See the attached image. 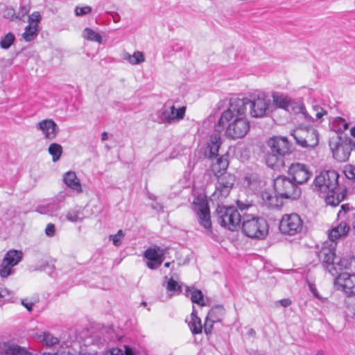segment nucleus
Listing matches in <instances>:
<instances>
[{"mask_svg":"<svg viewBox=\"0 0 355 355\" xmlns=\"http://www.w3.org/2000/svg\"><path fill=\"white\" fill-rule=\"evenodd\" d=\"M164 254V249L158 246L148 248L146 250L144 256L148 259L146 262L148 268L154 270L160 266L163 261Z\"/></svg>","mask_w":355,"mask_h":355,"instance_id":"nucleus-17","label":"nucleus"},{"mask_svg":"<svg viewBox=\"0 0 355 355\" xmlns=\"http://www.w3.org/2000/svg\"><path fill=\"white\" fill-rule=\"evenodd\" d=\"M280 304L284 307H287L291 304V301L289 299H284L280 300Z\"/></svg>","mask_w":355,"mask_h":355,"instance_id":"nucleus-56","label":"nucleus"},{"mask_svg":"<svg viewBox=\"0 0 355 355\" xmlns=\"http://www.w3.org/2000/svg\"><path fill=\"white\" fill-rule=\"evenodd\" d=\"M352 260L348 258H340L338 257V259L334 263L335 271L336 272V277L340 273V271L349 268Z\"/></svg>","mask_w":355,"mask_h":355,"instance_id":"nucleus-31","label":"nucleus"},{"mask_svg":"<svg viewBox=\"0 0 355 355\" xmlns=\"http://www.w3.org/2000/svg\"><path fill=\"white\" fill-rule=\"evenodd\" d=\"M21 304L24 306L28 311H31L33 306V302L26 303L24 300H21Z\"/></svg>","mask_w":355,"mask_h":355,"instance_id":"nucleus-54","label":"nucleus"},{"mask_svg":"<svg viewBox=\"0 0 355 355\" xmlns=\"http://www.w3.org/2000/svg\"><path fill=\"white\" fill-rule=\"evenodd\" d=\"M23 253L20 250H8L0 264V277L7 278L15 272L13 267L17 266L22 259Z\"/></svg>","mask_w":355,"mask_h":355,"instance_id":"nucleus-10","label":"nucleus"},{"mask_svg":"<svg viewBox=\"0 0 355 355\" xmlns=\"http://www.w3.org/2000/svg\"><path fill=\"white\" fill-rule=\"evenodd\" d=\"M92 12V8L89 6H85L83 7L76 6L75 8V14L77 16H83L87 14H89Z\"/></svg>","mask_w":355,"mask_h":355,"instance_id":"nucleus-42","label":"nucleus"},{"mask_svg":"<svg viewBox=\"0 0 355 355\" xmlns=\"http://www.w3.org/2000/svg\"><path fill=\"white\" fill-rule=\"evenodd\" d=\"M300 110L302 114L304 116V118L307 119L308 121H313V117L311 116H310L306 112V109H305V107L303 105L300 107Z\"/></svg>","mask_w":355,"mask_h":355,"instance_id":"nucleus-53","label":"nucleus"},{"mask_svg":"<svg viewBox=\"0 0 355 355\" xmlns=\"http://www.w3.org/2000/svg\"><path fill=\"white\" fill-rule=\"evenodd\" d=\"M351 146L355 150V141L351 142Z\"/></svg>","mask_w":355,"mask_h":355,"instance_id":"nucleus-64","label":"nucleus"},{"mask_svg":"<svg viewBox=\"0 0 355 355\" xmlns=\"http://www.w3.org/2000/svg\"><path fill=\"white\" fill-rule=\"evenodd\" d=\"M317 256L322 261L323 267L332 275L336 276V272L334 266V263L338 259L336 255V245H329L324 243L321 249L317 252Z\"/></svg>","mask_w":355,"mask_h":355,"instance_id":"nucleus-12","label":"nucleus"},{"mask_svg":"<svg viewBox=\"0 0 355 355\" xmlns=\"http://www.w3.org/2000/svg\"><path fill=\"white\" fill-rule=\"evenodd\" d=\"M244 102L243 100H230L228 109L225 110L218 123L215 125V130L218 133L222 131L226 123L225 135L232 139L244 137L249 132L250 125L245 117Z\"/></svg>","mask_w":355,"mask_h":355,"instance_id":"nucleus-1","label":"nucleus"},{"mask_svg":"<svg viewBox=\"0 0 355 355\" xmlns=\"http://www.w3.org/2000/svg\"><path fill=\"white\" fill-rule=\"evenodd\" d=\"M36 128L41 130L44 134V138L49 140L54 139L59 132L58 125L51 119L40 121L37 123Z\"/></svg>","mask_w":355,"mask_h":355,"instance_id":"nucleus-18","label":"nucleus"},{"mask_svg":"<svg viewBox=\"0 0 355 355\" xmlns=\"http://www.w3.org/2000/svg\"><path fill=\"white\" fill-rule=\"evenodd\" d=\"M223 313H224V311L223 312V313H220L219 311H216V312L215 313V317H216V318H219V316L223 315Z\"/></svg>","mask_w":355,"mask_h":355,"instance_id":"nucleus-61","label":"nucleus"},{"mask_svg":"<svg viewBox=\"0 0 355 355\" xmlns=\"http://www.w3.org/2000/svg\"><path fill=\"white\" fill-rule=\"evenodd\" d=\"M350 133L352 137H355V126L351 128Z\"/></svg>","mask_w":355,"mask_h":355,"instance_id":"nucleus-60","label":"nucleus"},{"mask_svg":"<svg viewBox=\"0 0 355 355\" xmlns=\"http://www.w3.org/2000/svg\"><path fill=\"white\" fill-rule=\"evenodd\" d=\"M54 268L53 266H50L49 264H46L45 266H43V270H46L47 269L51 270Z\"/></svg>","mask_w":355,"mask_h":355,"instance_id":"nucleus-59","label":"nucleus"},{"mask_svg":"<svg viewBox=\"0 0 355 355\" xmlns=\"http://www.w3.org/2000/svg\"><path fill=\"white\" fill-rule=\"evenodd\" d=\"M45 234L49 237H53L55 234V227L53 223H48L45 228Z\"/></svg>","mask_w":355,"mask_h":355,"instance_id":"nucleus-49","label":"nucleus"},{"mask_svg":"<svg viewBox=\"0 0 355 355\" xmlns=\"http://www.w3.org/2000/svg\"><path fill=\"white\" fill-rule=\"evenodd\" d=\"M349 230V225L345 221H341L331 228L329 232V238L331 241L334 242L339 239L345 237Z\"/></svg>","mask_w":355,"mask_h":355,"instance_id":"nucleus-20","label":"nucleus"},{"mask_svg":"<svg viewBox=\"0 0 355 355\" xmlns=\"http://www.w3.org/2000/svg\"><path fill=\"white\" fill-rule=\"evenodd\" d=\"M108 139V135L107 132H103L101 135V140L105 141Z\"/></svg>","mask_w":355,"mask_h":355,"instance_id":"nucleus-58","label":"nucleus"},{"mask_svg":"<svg viewBox=\"0 0 355 355\" xmlns=\"http://www.w3.org/2000/svg\"><path fill=\"white\" fill-rule=\"evenodd\" d=\"M274 190L277 196L282 198L297 199L301 195V189L289 177L279 175L273 181Z\"/></svg>","mask_w":355,"mask_h":355,"instance_id":"nucleus-7","label":"nucleus"},{"mask_svg":"<svg viewBox=\"0 0 355 355\" xmlns=\"http://www.w3.org/2000/svg\"><path fill=\"white\" fill-rule=\"evenodd\" d=\"M334 123H338L339 125L338 130L344 131L348 129L349 124L345 121V120L341 117H338L335 119Z\"/></svg>","mask_w":355,"mask_h":355,"instance_id":"nucleus-47","label":"nucleus"},{"mask_svg":"<svg viewBox=\"0 0 355 355\" xmlns=\"http://www.w3.org/2000/svg\"><path fill=\"white\" fill-rule=\"evenodd\" d=\"M84 37L87 40L97 42L98 43H101L102 42L101 35L98 33L89 28H85Z\"/></svg>","mask_w":355,"mask_h":355,"instance_id":"nucleus-36","label":"nucleus"},{"mask_svg":"<svg viewBox=\"0 0 355 355\" xmlns=\"http://www.w3.org/2000/svg\"><path fill=\"white\" fill-rule=\"evenodd\" d=\"M15 37L12 33H8L1 37L0 41V46L2 49H8L14 43Z\"/></svg>","mask_w":355,"mask_h":355,"instance_id":"nucleus-37","label":"nucleus"},{"mask_svg":"<svg viewBox=\"0 0 355 355\" xmlns=\"http://www.w3.org/2000/svg\"><path fill=\"white\" fill-rule=\"evenodd\" d=\"M39 338L41 342L49 347H51L59 343V339L47 331L43 332L42 334L40 335Z\"/></svg>","mask_w":355,"mask_h":355,"instance_id":"nucleus-32","label":"nucleus"},{"mask_svg":"<svg viewBox=\"0 0 355 355\" xmlns=\"http://www.w3.org/2000/svg\"><path fill=\"white\" fill-rule=\"evenodd\" d=\"M270 151L266 157V164L271 168L284 166V157L292 152V145L285 137H274L268 141Z\"/></svg>","mask_w":355,"mask_h":355,"instance_id":"nucleus-4","label":"nucleus"},{"mask_svg":"<svg viewBox=\"0 0 355 355\" xmlns=\"http://www.w3.org/2000/svg\"><path fill=\"white\" fill-rule=\"evenodd\" d=\"M124 59L128 60L132 64H138L144 62L145 58L143 53L140 51H135L133 55L126 53Z\"/></svg>","mask_w":355,"mask_h":355,"instance_id":"nucleus-35","label":"nucleus"},{"mask_svg":"<svg viewBox=\"0 0 355 355\" xmlns=\"http://www.w3.org/2000/svg\"><path fill=\"white\" fill-rule=\"evenodd\" d=\"M242 232L248 237L255 239H263L268 234V225L265 218L252 214H243V222L241 226Z\"/></svg>","mask_w":355,"mask_h":355,"instance_id":"nucleus-5","label":"nucleus"},{"mask_svg":"<svg viewBox=\"0 0 355 355\" xmlns=\"http://www.w3.org/2000/svg\"><path fill=\"white\" fill-rule=\"evenodd\" d=\"M124 355H135L131 347L124 345Z\"/></svg>","mask_w":355,"mask_h":355,"instance_id":"nucleus-55","label":"nucleus"},{"mask_svg":"<svg viewBox=\"0 0 355 355\" xmlns=\"http://www.w3.org/2000/svg\"><path fill=\"white\" fill-rule=\"evenodd\" d=\"M41 20V15L39 12H34L28 17V24H37Z\"/></svg>","mask_w":355,"mask_h":355,"instance_id":"nucleus-45","label":"nucleus"},{"mask_svg":"<svg viewBox=\"0 0 355 355\" xmlns=\"http://www.w3.org/2000/svg\"><path fill=\"white\" fill-rule=\"evenodd\" d=\"M166 290L169 295H178L182 293V285L174 280L172 277L167 282Z\"/></svg>","mask_w":355,"mask_h":355,"instance_id":"nucleus-30","label":"nucleus"},{"mask_svg":"<svg viewBox=\"0 0 355 355\" xmlns=\"http://www.w3.org/2000/svg\"><path fill=\"white\" fill-rule=\"evenodd\" d=\"M305 133V144L307 148H313L318 144V132L313 128H306Z\"/></svg>","mask_w":355,"mask_h":355,"instance_id":"nucleus-25","label":"nucleus"},{"mask_svg":"<svg viewBox=\"0 0 355 355\" xmlns=\"http://www.w3.org/2000/svg\"><path fill=\"white\" fill-rule=\"evenodd\" d=\"M273 102L275 105L279 108L288 110L291 103V99L284 94H272Z\"/></svg>","mask_w":355,"mask_h":355,"instance_id":"nucleus-29","label":"nucleus"},{"mask_svg":"<svg viewBox=\"0 0 355 355\" xmlns=\"http://www.w3.org/2000/svg\"><path fill=\"white\" fill-rule=\"evenodd\" d=\"M338 179L337 171H322L314 178L311 185V189L319 196L324 198L327 205L336 207L345 197V189L340 187Z\"/></svg>","mask_w":355,"mask_h":355,"instance_id":"nucleus-2","label":"nucleus"},{"mask_svg":"<svg viewBox=\"0 0 355 355\" xmlns=\"http://www.w3.org/2000/svg\"><path fill=\"white\" fill-rule=\"evenodd\" d=\"M243 187L253 193L260 191L264 186V182L260 175L256 173H247L242 182Z\"/></svg>","mask_w":355,"mask_h":355,"instance_id":"nucleus-19","label":"nucleus"},{"mask_svg":"<svg viewBox=\"0 0 355 355\" xmlns=\"http://www.w3.org/2000/svg\"><path fill=\"white\" fill-rule=\"evenodd\" d=\"M313 111L315 112V115L317 119H321L324 114H327V112L323 110L321 107L318 105L313 106Z\"/></svg>","mask_w":355,"mask_h":355,"instance_id":"nucleus-48","label":"nucleus"},{"mask_svg":"<svg viewBox=\"0 0 355 355\" xmlns=\"http://www.w3.org/2000/svg\"><path fill=\"white\" fill-rule=\"evenodd\" d=\"M170 264H171V263H169V262H166V263H164V266H165L166 268H168V267L170 266Z\"/></svg>","mask_w":355,"mask_h":355,"instance_id":"nucleus-63","label":"nucleus"},{"mask_svg":"<svg viewBox=\"0 0 355 355\" xmlns=\"http://www.w3.org/2000/svg\"><path fill=\"white\" fill-rule=\"evenodd\" d=\"M219 311L220 313L223 312V308L221 306H216L211 309L205 321L204 331L208 335L211 333L213 329V324L220 321V318L215 317V313Z\"/></svg>","mask_w":355,"mask_h":355,"instance_id":"nucleus-22","label":"nucleus"},{"mask_svg":"<svg viewBox=\"0 0 355 355\" xmlns=\"http://www.w3.org/2000/svg\"><path fill=\"white\" fill-rule=\"evenodd\" d=\"M236 205H237V207L239 209V210L243 212L245 210H248L250 207H252V203L251 201H248V200L242 201L241 200H237Z\"/></svg>","mask_w":355,"mask_h":355,"instance_id":"nucleus-41","label":"nucleus"},{"mask_svg":"<svg viewBox=\"0 0 355 355\" xmlns=\"http://www.w3.org/2000/svg\"><path fill=\"white\" fill-rule=\"evenodd\" d=\"M63 181L70 189L78 193L82 191V187L76 174L73 171H68L63 176Z\"/></svg>","mask_w":355,"mask_h":355,"instance_id":"nucleus-23","label":"nucleus"},{"mask_svg":"<svg viewBox=\"0 0 355 355\" xmlns=\"http://www.w3.org/2000/svg\"><path fill=\"white\" fill-rule=\"evenodd\" d=\"M311 292L313 294V295L318 298V299H321L320 296L319 295V293L318 292V291L316 290V288H311Z\"/></svg>","mask_w":355,"mask_h":355,"instance_id":"nucleus-57","label":"nucleus"},{"mask_svg":"<svg viewBox=\"0 0 355 355\" xmlns=\"http://www.w3.org/2000/svg\"><path fill=\"white\" fill-rule=\"evenodd\" d=\"M187 297L190 296V299L193 303L200 306H205L204 295L200 290L195 289L193 287L185 286V291L184 293Z\"/></svg>","mask_w":355,"mask_h":355,"instance_id":"nucleus-24","label":"nucleus"},{"mask_svg":"<svg viewBox=\"0 0 355 355\" xmlns=\"http://www.w3.org/2000/svg\"><path fill=\"white\" fill-rule=\"evenodd\" d=\"M105 355H124V352L122 349L113 347L106 351Z\"/></svg>","mask_w":355,"mask_h":355,"instance_id":"nucleus-50","label":"nucleus"},{"mask_svg":"<svg viewBox=\"0 0 355 355\" xmlns=\"http://www.w3.org/2000/svg\"><path fill=\"white\" fill-rule=\"evenodd\" d=\"M79 211L77 210H69L67 214V218L71 222H77L79 219Z\"/></svg>","mask_w":355,"mask_h":355,"instance_id":"nucleus-46","label":"nucleus"},{"mask_svg":"<svg viewBox=\"0 0 355 355\" xmlns=\"http://www.w3.org/2000/svg\"><path fill=\"white\" fill-rule=\"evenodd\" d=\"M29 12V8L26 6H20L19 10L16 13V19L23 20L24 17Z\"/></svg>","mask_w":355,"mask_h":355,"instance_id":"nucleus-44","label":"nucleus"},{"mask_svg":"<svg viewBox=\"0 0 355 355\" xmlns=\"http://www.w3.org/2000/svg\"><path fill=\"white\" fill-rule=\"evenodd\" d=\"M289 178L299 187L306 183L312 175V172L307 165L300 163H292L288 168Z\"/></svg>","mask_w":355,"mask_h":355,"instance_id":"nucleus-14","label":"nucleus"},{"mask_svg":"<svg viewBox=\"0 0 355 355\" xmlns=\"http://www.w3.org/2000/svg\"><path fill=\"white\" fill-rule=\"evenodd\" d=\"M215 215L218 223L230 231H235L241 227L243 216L233 206H218L215 211Z\"/></svg>","mask_w":355,"mask_h":355,"instance_id":"nucleus-6","label":"nucleus"},{"mask_svg":"<svg viewBox=\"0 0 355 355\" xmlns=\"http://www.w3.org/2000/svg\"><path fill=\"white\" fill-rule=\"evenodd\" d=\"M315 355H324L322 350L318 351Z\"/></svg>","mask_w":355,"mask_h":355,"instance_id":"nucleus-62","label":"nucleus"},{"mask_svg":"<svg viewBox=\"0 0 355 355\" xmlns=\"http://www.w3.org/2000/svg\"><path fill=\"white\" fill-rule=\"evenodd\" d=\"M186 109L185 106L176 109L174 105L168 109L162 108L157 112L159 122L165 124L176 123L184 119Z\"/></svg>","mask_w":355,"mask_h":355,"instance_id":"nucleus-13","label":"nucleus"},{"mask_svg":"<svg viewBox=\"0 0 355 355\" xmlns=\"http://www.w3.org/2000/svg\"><path fill=\"white\" fill-rule=\"evenodd\" d=\"M123 237L124 233L123 230H119L116 234L110 235L109 239L112 241L115 246H119Z\"/></svg>","mask_w":355,"mask_h":355,"instance_id":"nucleus-39","label":"nucleus"},{"mask_svg":"<svg viewBox=\"0 0 355 355\" xmlns=\"http://www.w3.org/2000/svg\"><path fill=\"white\" fill-rule=\"evenodd\" d=\"M3 17L11 21L16 19V12L12 7H6L3 11Z\"/></svg>","mask_w":355,"mask_h":355,"instance_id":"nucleus-40","label":"nucleus"},{"mask_svg":"<svg viewBox=\"0 0 355 355\" xmlns=\"http://www.w3.org/2000/svg\"><path fill=\"white\" fill-rule=\"evenodd\" d=\"M4 352L8 355H33L25 347L14 344H4Z\"/></svg>","mask_w":355,"mask_h":355,"instance_id":"nucleus-26","label":"nucleus"},{"mask_svg":"<svg viewBox=\"0 0 355 355\" xmlns=\"http://www.w3.org/2000/svg\"><path fill=\"white\" fill-rule=\"evenodd\" d=\"M344 173L347 178L355 180V166L352 165L345 166Z\"/></svg>","mask_w":355,"mask_h":355,"instance_id":"nucleus-43","label":"nucleus"},{"mask_svg":"<svg viewBox=\"0 0 355 355\" xmlns=\"http://www.w3.org/2000/svg\"><path fill=\"white\" fill-rule=\"evenodd\" d=\"M222 144L220 134H212L207 143L205 150V156L209 159L213 161L211 164V171L214 176H220L226 173V170L229 166L228 155L225 153L220 156L218 155V150Z\"/></svg>","mask_w":355,"mask_h":355,"instance_id":"nucleus-3","label":"nucleus"},{"mask_svg":"<svg viewBox=\"0 0 355 355\" xmlns=\"http://www.w3.org/2000/svg\"><path fill=\"white\" fill-rule=\"evenodd\" d=\"M193 210L196 213L199 225L205 229L207 235L213 234L210 210L208 202L204 199H198L193 202Z\"/></svg>","mask_w":355,"mask_h":355,"instance_id":"nucleus-9","label":"nucleus"},{"mask_svg":"<svg viewBox=\"0 0 355 355\" xmlns=\"http://www.w3.org/2000/svg\"><path fill=\"white\" fill-rule=\"evenodd\" d=\"M151 207H152V209H155L157 212L163 211V206L162 205V204H160L158 202H156V201L153 202L151 204Z\"/></svg>","mask_w":355,"mask_h":355,"instance_id":"nucleus-52","label":"nucleus"},{"mask_svg":"<svg viewBox=\"0 0 355 355\" xmlns=\"http://www.w3.org/2000/svg\"><path fill=\"white\" fill-rule=\"evenodd\" d=\"M39 29L37 24H30L26 26L22 37L26 42L33 41L38 35Z\"/></svg>","mask_w":355,"mask_h":355,"instance_id":"nucleus-27","label":"nucleus"},{"mask_svg":"<svg viewBox=\"0 0 355 355\" xmlns=\"http://www.w3.org/2000/svg\"><path fill=\"white\" fill-rule=\"evenodd\" d=\"M305 133L306 130L304 128H298L294 130L293 132L292 133V135L295 139L296 143L303 148H307L305 144Z\"/></svg>","mask_w":355,"mask_h":355,"instance_id":"nucleus-34","label":"nucleus"},{"mask_svg":"<svg viewBox=\"0 0 355 355\" xmlns=\"http://www.w3.org/2000/svg\"><path fill=\"white\" fill-rule=\"evenodd\" d=\"M231 100H243L246 112L247 106L250 107V114L252 117L260 118L267 116L270 104V99L267 98L263 93H260L252 99L248 98H232Z\"/></svg>","mask_w":355,"mask_h":355,"instance_id":"nucleus-8","label":"nucleus"},{"mask_svg":"<svg viewBox=\"0 0 355 355\" xmlns=\"http://www.w3.org/2000/svg\"><path fill=\"white\" fill-rule=\"evenodd\" d=\"M218 178L216 184V190L214 196H217L219 200H223L227 197L232 190L236 178L230 173H225L220 176H216Z\"/></svg>","mask_w":355,"mask_h":355,"instance_id":"nucleus-15","label":"nucleus"},{"mask_svg":"<svg viewBox=\"0 0 355 355\" xmlns=\"http://www.w3.org/2000/svg\"><path fill=\"white\" fill-rule=\"evenodd\" d=\"M352 149V146L347 144L337 143L332 149L333 157L338 162H345L348 159Z\"/></svg>","mask_w":355,"mask_h":355,"instance_id":"nucleus-21","label":"nucleus"},{"mask_svg":"<svg viewBox=\"0 0 355 355\" xmlns=\"http://www.w3.org/2000/svg\"><path fill=\"white\" fill-rule=\"evenodd\" d=\"M1 291V297L6 298V300L11 301L14 296L12 291H8L7 288H3Z\"/></svg>","mask_w":355,"mask_h":355,"instance_id":"nucleus-51","label":"nucleus"},{"mask_svg":"<svg viewBox=\"0 0 355 355\" xmlns=\"http://www.w3.org/2000/svg\"><path fill=\"white\" fill-rule=\"evenodd\" d=\"M48 151L49 154L52 155L53 161L55 162L60 159L61 157L62 153V147L57 143H53L49 146Z\"/></svg>","mask_w":355,"mask_h":355,"instance_id":"nucleus-33","label":"nucleus"},{"mask_svg":"<svg viewBox=\"0 0 355 355\" xmlns=\"http://www.w3.org/2000/svg\"><path fill=\"white\" fill-rule=\"evenodd\" d=\"M261 196L264 202L269 207L277 206L276 197L272 196L270 193L264 192L262 193Z\"/></svg>","mask_w":355,"mask_h":355,"instance_id":"nucleus-38","label":"nucleus"},{"mask_svg":"<svg viewBox=\"0 0 355 355\" xmlns=\"http://www.w3.org/2000/svg\"><path fill=\"white\" fill-rule=\"evenodd\" d=\"M191 320L189 323V326L190 330L191 331L193 334H198L202 333V325L201 323V320L196 315L195 311H193L191 314Z\"/></svg>","mask_w":355,"mask_h":355,"instance_id":"nucleus-28","label":"nucleus"},{"mask_svg":"<svg viewBox=\"0 0 355 355\" xmlns=\"http://www.w3.org/2000/svg\"><path fill=\"white\" fill-rule=\"evenodd\" d=\"M303 228V221L297 214H285L279 223V229L283 234L293 236L300 233Z\"/></svg>","mask_w":355,"mask_h":355,"instance_id":"nucleus-11","label":"nucleus"},{"mask_svg":"<svg viewBox=\"0 0 355 355\" xmlns=\"http://www.w3.org/2000/svg\"><path fill=\"white\" fill-rule=\"evenodd\" d=\"M335 283L347 296H355V274L340 273L335 279Z\"/></svg>","mask_w":355,"mask_h":355,"instance_id":"nucleus-16","label":"nucleus"}]
</instances>
